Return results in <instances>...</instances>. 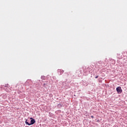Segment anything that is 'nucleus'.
Listing matches in <instances>:
<instances>
[{
	"label": "nucleus",
	"mask_w": 127,
	"mask_h": 127,
	"mask_svg": "<svg viewBox=\"0 0 127 127\" xmlns=\"http://www.w3.org/2000/svg\"><path fill=\"white\" fill-rule=\"evenodd\" d=\"M98 77H99V75L96 76L95 77V79H98Z\"/></svg>",
	"instance_id": "39448f33"
},
{
	"label": "nucleus",
	"mask_w": 127,
	"mask_h": 127,
	"mask_svg": "<svg viewBox=\"0 0 127 127\" xmlns=\"http://www.w3.org/2000/svg\"><path fill=\"white\" fill-rule=\"evenodd\" d=\"M25 124H26V125H27L28 126H30V125H31L30 123H29L27 122V120L25 121Z\"/></svg>",
	"instance_id": "20e7f679"
},
{
	"label": "nucleus",
	"mask_w": 127,
	"mask_h": 127,
	"mask_svg": "<svg viewBox=\"0 0 127 127\" xmlns=\"http://www.w3.org/2000/svg\"><path fill=\"white\" fill-rule=\"evenodd\" d=\"M116 91L118 94H121L122 92H123V90H122V87H121L120 86L117 87Z\"/></svg>",
	"instance_id": "f257e3e1"
},
{
	"label": "nucleus",
	"mask_w": 127,
	"mask_h": 127,
	"mask_svg": "<svg viewBox=\"0 0 127 127\" xmlns=\"http://www.w3.org/2000/svg\"><path fill=\"white\" fill-rule=\"evenodd\" d=\"M91 118H94V116H91Z\"/></svg>",
	"instance_id": "423d86ee"
},
{
	"label": "nucleus",
	"mask_w": 127,
	"mask_h": 127,
	"mask_svg": "<svg viewBox=\"0 0 127 127\" xmlns=\"http://www.w3.org/2000/svg\"><path fill=\"white\" fill-rule=\"evenodd\" d=\"M58 73H60V75H62V73L64 72V70L62 69H58Z\"/></svg>",
	"instance_id": "7ed1b4c3"
},
{
	"label": "nucleus",
	"mask_w": 127,
	"mask_h": 127,
	"mask_svg": "<svg viewBox=\"0 0 127 127\" xmlns=\"http://www.w3.org/2000/svg\"><path fill=\"white\" fill-rule=\"evenodd\" d=\"M30 119L31 120V124H30V126H31V125H34V124H35V120L32 118H30Z\"/></svg>",
	"instance_id": "f03ea898"
}]
</instances>
